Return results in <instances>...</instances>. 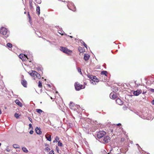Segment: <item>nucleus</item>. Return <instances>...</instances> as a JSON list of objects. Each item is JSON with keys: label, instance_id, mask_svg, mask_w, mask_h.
<instances>
[{"label": "nucleus", "instance_id": "1", "mask_svg": "<svg viewBox=\"0 0 154 154\" xmlns=\"http://www.w3.org/2000/svg\"><path fill=\"white\" fill-rule=\"evenodd\" d=\"M0 32L1 34H2L4 36L7 37L9 35V32L7 29L5 27H2L0 30Z\"/></svg>", "mask_w": 154, "mask_h": 154}, {"label": "nucleus", "instance_id": "2", "mask_svg": "<svg viewBox=\"0 0 154 154\" xmlns=\"http://www.w3.org/2000/svg\"><path fill=\"white\" fill-rule=\"evenodd\" d=\"M110 140V138L109 136L105 135L99 141L102 143L105 144L109 142Z\"/></svg>", "mask_w": 154, "mask_h": 154}, {"label": "nucleus", "instance_id": "3", "mask_svg": "<svg viewBox=\"0 0 154 154\" xmlns=\"http://www.w3.org/2000/svg\"><path fill=\"white\" fill-rule=\"evenodd\" d=\"M106 134V132L104 131H100L97 132V136L98 140L101 139Z\"/></svg>", "mask_w": 154, "mask_h": 154}, {"label": "nucleus", "instance_id": "4", "mask_svg": "<svg viewBox=\"0 0 154 154\" xmlns=\"http://www.w3.org/2000/svg\"><path fill=\"white\" fill-rule=\"evenodd\" d=\"M75 89L76 91H79L81 89L84 88L85 87L84 85H80L77 82L75 83Z\"/></svg>", "mask_w": 154, "mask_h": 154}, {"label": "nucleus", "instance_id": "5", "mask_svg": "<svg viewBox=\"0 0 154 154\" xmlns=\"http://www.w3.org/2000/svg\"><path fill=\"white\" fill-rule=\"evenodd\" d=\"M60 51L67 54L68 55H69L72 52V51L68 49H60Z\"/></svg>", "mask_w": 154, "mask_h": 154}, {"label": "nucleus", "instance_id": "6", "mask_svg": "<svg viewBox=\"0 0 154 154\" xmlns=\"http://www.w3.org/2000/svg\"><path fill=\"white\" fill-rule=\"evenodd\" d=\"M67 6L69 9L73 11L75 10V7L73 3L69 2Z\"/></svg>", "mask_w": 154, "mask_h": 154}, {"label": "nucleus", "instance_id": "7", "mask_svg": "<svg viewBox=\"0 0 154 154\" xmlns=\"http://www.w3.org/2000/svg\"><path fill=\"white\" fill-rule=\"evenodd\" d=\"M117 94L114 92V91L113 92L111 93L109 95L110 98L113 99H116L117 97Z\"/></svg>", "mask_w": 154, "mask_h": 154}, {"label": "nucleus", "instance_id": "8", "mask_svg": "<svg viewBox=\"0 0 154 154\" xmlns=\"http://www.w3.org/2000/svg\"><path fill=\"white\" fill-rule=\"evenodd\" d=\"M142 91L141 90H137L133 92V94L136 96H138L141 93Z\"/></svg>", "mask_w": 154, "mask_h": 154}, {"label": "nucleus", "instance_id": "9", "mask_svg": "<svg viewBox=\"0 0 154 154\" xmlns=\"http://www.w3.org/2000/svg\"><path fill=\"white\" fill-rule=\"evenodd\" d=\"M35 131L36 134L38 135H40L42 133L40 128L36 127L35 129Z\"/></svg>", "mask_w": 154, "mask_h": 154}, {"label": "nucleus", "instance_id": "10", "mask_svg": "<svg viewBox=\"0 0 154 154\" xmlns=\"http://www.w3.org/2000/svg\"><path fill=\"white\" fill-rule=\"evenodd\" d=\"M37 72L34 70H32L31 72H28V73L32 77H35Z\"/></svg>", "mask_w": 154, "mask_h": 154}, {"label": "nucleus", "instance_id": "11", "mask_svg": "<svg viewBox=\"0 0 154 154\" xmlns=\"http://www.w3.org/2000/svg\"><path fill=\"white\" fill-rule=\"evenodd\" d=\"M116 102L119 105H122L123 103V101L119 98H118L116 100Z\"/></svg>", "mask_w": 154, "mask_h": 154}, {"label": "nucleus", "instance_id": "12", "mask_svg": "<svg viewBox=\"0 0 154 154\" xmlns=\"http://www.w3.org/2000/svg\"><path fill=\"white\" fill-rule=\"evenodd\" d=\"M21 83L23 86L25 87L26 88L27 86V82L24 79L22 80L21 81Z\"/></svg>", "mask_w": 154, "mask_h": 154}, {"label": "nucleus", "instance_id": "13", "mask_svg": "<svg viewBox=\"0 0 154 154\" xmlns=\"http://www.w3.org/2000/svg\"><path fill=\"white\" fill-rule=\"evenodd\" d=\"M90 57V55L88 54H84V59L85 61L88 60Z\"/></svg>", "mask_w": 154, "mask_h": 154}, {"label": "nucleus", "instance_id": "14", "mask_svg": "<svg viewBox=\"0 0 154 154\" xmlns=\"http://www.w3.org/2000/svg\"><path fill=\"white\" fill-rule=\"evenodd\" d=\"M72 103H73L72 102H70V104H69V107L70 109H73L74 110L76 109V106H74L72 105Z\"/></svg>", "mask_w": 154, "mask_h": 154}, {"label": "nucleus", "instance_id": "15", "mask_svg": "<svg viewBox=\"0 0 154 154\" xmlns=\"http://www.w3.org/2000/svg\"><path fill=\"white\" fill-rule=\"evenodd\" d=\"M15 102L20 107L22 106L23 105L22 103L20 102V101L16 99L15 101Z\"/></svg>", "mask_w": 154, "mask_h": 154}, {"label": "nucleus", "instance_id": "16", "mask_svg": "<svg viewBox=\"0 0 154 154\" xmlns=\"http://www.w3.org/2000/svg\"><path fill=\"white\" fill-rule=\"evenodd\" d=\"M107 72L106 71H103L101 72V75H104L106 76H107Z\"/></svg>", "mask_w": 154, "mask_h": 154}, {"label": "nucleus", "instance_id": "17", "mask_svg": "<svg viewBox=\"0 0 154 154\" xmlns=\"http://www.w3.org/2000/svg\"><path fill=\"white\" fill-rule=\"evenodd\" d=\"M29 2L30 8L32 9L33 8L32 5V0H29Z\"/></svg>", "mask_w": 154, "mask_h": 154}, {"label": "nucleus", "instance_id": "18", "mask_svg": "<svg viewBox=\"0 0 154 154\" xmlns=\"http://www.w3.org/2000/svg\"><path fill=\"white\" fill-rule=\"evenodd\" d=\"M36 12L37 14L39 15L40 14V8L39 6H38L36 8Z\"/></svg>", "mask_w": 154, "mask_h": 154}, {"label": "nucleus", "instance_id": "19", "mask_svg": "<svg viewBox=\"0 0 154 154\" xmlns=\"http://www.w3.org/2000/svg\"><path fill=\"white\" fill-rule=\"evenodd\" d=\"M80 42L82 44L85 48H87V45L85 44V42L83 41L82 40H81L80 41Z\"/></svg>", "mask_w": 154, "mask_h": 154}, {"label": "nucleus", "instance_id": "20", "mask_svg": "<svg viewBox=\"0 0 154 154\" xmlns=\"http://www.w3.org/2000/svg\"><path fill=\"white\" fill-rule=\"evenodd\" d=\"M36 111L39 114H41L42 112L44 113V112L40 109H36Z\"/></svg>", "mask_w": 154, "mask_h": 154}, {"label": "nucleus", "instance_id": "21", "mask_svg": "<svg viewBox=\"0 0 154 154\" xmlns=\"http://www.w3.org/2000/svg\"><path fill=\"white\" fill-rule=\"evenodd\" d=\"M14 148L15 149L19 148H20V146L17 144H14L13 145Z\"/></svg>", "mask_w": 154, "mask_h": 154}, {"label": "nucleus", "instance_id": "22", "mask_svg": "<svg viewBox=\"0 0 154 154\" xmlns=\"http://www.w3.org/2000/svg\"><path fill=\"white\" fill-rule=\"evenodd\" d=\"M28 59V58L27 56V55H26V56L24 57L22 59V60L23 61H26V60H27Z\"/></svg>", "mask_w": 154, "mask_h": 154}, {"label": "nucleus", "instance_id": "23", "mask_svg": "<svg viewBox=\"0 0 154 154\" xmlns=\"http://www.w3.org/2000/svg\"><path fill=\"white\" fill-rule=\"evenodd\" d=\"M26 55L23 54H20L19 55V57L21 59H22Z\"/></svg>", "mask_w": 154, "mask_h": 154}, {"label": "nucleus", "instance_id": "24", "mask_svg": "<svg viewBox=\"0 0 154 154\" xmlns=\"http://www.w3.org/2000/svg\"><path fill=\"white\" fill-rule=\"evenodd\" d=\"M35 77L37 78L38 79H40L41 78V76L37 72L36 74Z\"/></svg>", "mask_w": 154, "mask_h": 154}, {"label": "nucleus", "instance_id": "25", "mask_svg": "<svg viewBox=\"0 0 154 154\" xmlns=\"http://www.w3.org/2000/svg\"><path fill=\"white\" fill-rule=\"evenodd\" d=\"M22 149L23 151L24 152H27L28 151V150L25 147H23L22 148Z\"/></svg>", "mask_w": 154, "mask_h": 154}, {"label": "nucleus", "instance_id": "26", "mask_svg": "<svg viewBox=\"0 0 154 154\" xmlns=\"http://www.w3.org/2000/svg\"><path fill=\"white\" fill-rule=\"evenodd\" d=\"M59 138L57 136L56 137L55 140L53 141V142L54 143L55 142H57V141L59 140Z\"/></svg>", "mask_w": 154, "mask_h": 154}, {"label": "nucleus", "instance_id": "27", "mask_svg": "<svg viewBox=\"0 0 154 154\" xmlns=\"http://www.w3.org/2000/svg\"><path fill=\"white\" fill-rule=\"evenodd\" d=\"M46 138L47 140L49 141H51V136L49 135L48 137H46Z\"/></svg>", "mask_w": 154, "mask_h": 154}, {"label": "nucleus", "instance_id": "28", "mask_svg": "<svg viewBox=\"0 0 154 154\" xmlns=\"http://www.w3.org/2000/svg\"><path fill=\"white\" fill-rule=\"evenodd\" d=\"M7 46L9 48H11L12 47V45L10 43H8L7 44Z\"/></svg>", "mask_w": 154, "mask_h": 154}, {"label": "nucleus", "instance_id": "29", "mask_svg": "<svg viewBox=\"0 0 154 154\" xmlns=\"http://www.w3.org/2000/svg\"><path fill=\"white\" fill-rule=\"evenodd\" d=\"M50 149H51L49 146H48V147L45 148V150L47 152L49 151L50 150Z\"/></svg>", "mask_w": 154, "mask_h": 154}, {"label": "nucleus", "instance_id": "30", "mask_svg": "<svg viewBox=\"0 0 154 154\" xmlns=\"http://www.w3.org/2000/svg\"><path fill=\"white\" fill-rule=\"evenodd\" d=\"M79 49V51L80 53H82V52H84L85 51V49L82 48V49Z\"/></svg>", "mask_w": 154, "mask_h": 154}, {"label": "nucleus", "instance_id": "31", "mask_svg": "<svg viewBox=\"0 0 154 154\" xmlns=\"http://www.w3.org/2000/svg\"><path fill=\"white\" fill-rule=\"evenodd\" d=\"M14 117L17 119H18L19 117V114L17 113H15L14 115Z\"/></svg>", "mask_w": 154, "mask_h": 154}, {"label": "nucleus", "instance_id": "32", "mask_svg": "<svg viewBox=\"0 0 154 154\" xmlns=\"http://www.w3.org/2000/svg\"><path fill=\"white\" fill-rule=\"evenodd\" d=\"M58 145L59 146H62L63 145L62 143L60 141H59L58 143Z\"/></svg>", "mask_w": 154, "mask_h": 154}, {"label": "nucleus", "instance_id": "33", "mask_svg": "<svg viewBox=\"0 0 154 154\" xmlns=\"http://www.w3.org/2000/svg\"><path fill=\"white\" fill-rule=\"evenodd\" d=\"M96 129L97 128H91L90 131L92 132H94L96 131Z\"/></svg>", "mask_w": 154, "mask_h": 154}, {"label": "nucleus", "instance_id": "34", "mask_svg": "<svg viewBox=\"0 0 154 154\" xmlns=\"http://www.w3.org/2000/svg\"><path fill=\"white\" fill-rule=\"evenodd\" d=\"M38 86L39 88H41L42 87V84L40 81L38 82Z\"/></svg>", "mask_w": 154, "mask_h": 154}, {"label": "nucleus", "instance_id": "35", "mask_svg": "<svg viewBox=\"0 0 154 154\" xmlns=\"http://www.w3.org/2000/svg\"><path fill=\"white\" fill-rule=\"evenodd\" d=\"M35 2L38 4H40L41 3V0H35Z\"/></svg>", "mask_w": 154, "mask_h": 154}, {"label": "nucleus", "instance_id": "36", "mask_svg": "<svg viewBox=\"0 0 154 154\" xmlns=\"http://www.w3.org/2000/svg\"><path fill=\"white\" fill-rule=\"evenodd\" d=\"M93 81H94V82H99V79H97L96 78H95V79L94 80H93Z\"/></svg>", "mask_w": 154, "mask_h": 154}, {"label": "nucleus", "instance_id": "37", "mask_svg": "<svg viewBox=\"0 0 154 154\" xmlns=\"http://www.w3.org/2000/svg\"><path fill=\"white\" fill-rule=\"evenodd\" d=\"M87 76L88 77V78H89L90 79H91L92 80V76L93 75H87Z\"/></svg>", "mask_w": 154, "mask_h": 154}, {"label": "nucleus", "instance_id": "38", "mask_svg": "<svg viewBox=\"0 0 154 154\" xmlns=\"http://www.w3.org/2000/svg\"><path fill=\"white\" fill-rule=\"evenodd\" d=\"M49 154H54V151L53 150H51L49 152Z\"/></svg>", "mask_w": 154, "mask_h": 154}, {"label": "nucleus", "instance_id": "39", "mask_svg": "<svg viewBox=\"0 0 154 154\" xmlns=\"http://www.w3.org/2000/svg\"><path fill=\"white\" fill-rule=\"evenodd\" d=\"M77 70L79 72H81V74H82L81 70L80 68L78 67L77 68Z\"/></svg>", "mask_w": 154, "mask_h": 154}, {"label": "nucleus", "instance_id": "40", "mask_svg": "<svg viewBox=\"0 0 154 154\" xmlns=\"http://www.w3.org/2000/svg\"><path fill=\"white\" fill-rule=\"evenodd\" d=\"M5 150L7 152H10V150L8 148H7L5 149Z\"/></svg>", "mask_w": 154, "mask_h": 154}, {"label": "nucleus", "instance_id": "41", "mask_svg": "<svg viewBox=\"0 0 154 154\" xmlns=\"http://www.w3.org/2000/svg\"><path fill=\"white\" fill-rule=\"evenodd\" d=\"M96 76H93L92 77V80L93 81V80H94L96 78Z\"/></svg>", "mask_w": 154, "mask_h": 154}, {"label": "nucleus", "instance_id": "42", "mask_svg": "<svg viewBox=\"0 0 154 154\" xmlns=\"http://www.w3.org/2000/svg\"><path fill=\"white\" fill-rule=\"evenodd\" d=\"M33 133V131L32 130H31L30 131L29 133L30 134H32Z\"/></svg>", "mask_w": 154, "mask_h": 154}, {"label": "nucleus", "instance_id": "43", "mask_svg": "<svg viewBox=\"0 0 154 154\" xmlns=\"http://www.w3.org/2000/svg\"><path fill=\"white\" fill-rule=\"evenodd\" d=\"M58 33L62 35H64V33H62V31H60V32H58Z\"/></svg>", "mask_w": 154, "mask_h": 154}, {"label": "nucleus", "instance_id": "44", "mask_svg": "<svg viewBox=\"0 0 154 154\" xmlns=\"http://www.w3.org/2000/svg\"><path fill=\"white\" fill-rule=\"evenodd\" d=\"M56 149L57 150V152H59V148L57 146H56Z\"/></svg>", "mask_w": 154, "mask_h": 154}, {"label": "nucleus", "instance_id": "45", "mask_svg": "<svg viewBox=\"0 0 154 154\" xmlns=\"http://www.w3.org/2000/svg\"><path fill=\"white\" fill-rule=\"evenodd\" d=\"M29 128H32V129H33V128L32 126V125L31 124H29Z\"/></svg>", "mask_w": 154, "mask_h": 154}, {"label": "nucleus", "instance_id": "46", "mask_svg": "<svg viewBox=\"0 0 154 154\" xmlns=\"http://www.w3.org/2000/svg\"><path fill=\"white\" fill-rule=\"evenodd\" d=\"M150 91L152 92H154V89L152 88H150L149 89Z\"/></svg>", "mask_w": 154, "mask_h": 154}, {"label": "nucleus", "instance_id": "47", "mask_svg": "<svg viewBox=\"0 0 154 154\" xmlns=\"http://www.w3.org/2000/svg\"><path fill=\"white\" fill-rule=\"evenodd\" d=\"M136 81L135 82V84L137 85V86H138L140 85V83H136Z\"/></svg>", "mask_w": 154, "mask_h": 154}, {"label": "nucleus", "instance_id": "48", "mask_svg": "<svg viewBox=\"0 0 154 154\" xmlns=\"http://www.w3.org/2000/svg\"><path fill=\"white\" fill-rule=\"evenodd\" d=\"M118 91V88L117 87H116L115 88V91L116 92L117 91Z\"/></svg>", "mask_w": 154, "mask_h": 154}, {"label": "nucleus", "instance_id": "49", "mask_svg": "<svg viewBox=\"0 0 154 154\" xmlns=\"http://www.w3.org/2000/svg\"><path fill=\"white\" fill-rule=\"evenodd\" d=\"M28 119H29V120L32 123V119L31 118H30V117H29L28 118Z\"/></svg>", "mask_w": 154, "mask_h": 154}, {"label": "nucleus", "instance_id": "50", "mask_svg": "<svg viewBox=\"0 0 154 154\" xmlns=\"http://www.w3.org/2000/svg\"><path fill=\"white\" fill-rule=\"evenodd\" d=\"M135 113H136L137 115L139 116L140 117H141L140 116V115H139V113L138 112H135Z\"/></svg>", "mask_w": 154, "mask_h": 154}, {"label": "nucleus", "instance_id": "51", "mask_svg": "<svg viewBox=\"0 0 154 154\" xmlns=\"http://www.w3.org/2000/svg\"><path fill=\"white\" fill-rule=\"evenodd\" d=\"M45 146H47V147L49 146V145L47 144H45Z\"/></svg>", "mask_w": 154, "mask_h": 154}, {"label": "nucleus", "instance_id": "52", "mask_svg": "<svg viewBox=\"0 0 154 154\" xmlns=\"http://www.w3.org/2000/svg\"><path fill=\"white\" fill-rule=\"evenodd\" d=\"M152 103L153 105H154V100H153L152 102Z\"/></svg>", "mask_w": 154, "mask_h": 154}, {"label": "nucleus", "instance_id": "53", "mask_svg": "<svg viewBox=\"0 0 154 154\" xmlns=\"http://www.w3.org/2000/svg\"><path fill=\"white\" fill-rule=\"evenodd\" d=\"M49 124L50 125H52V126H54V125H51V122H50L49 123Z\"/></svg>", "mask_w": 154, "mask_h": 154}, {"label": "nucleus", "instance_id": "54", "mask_svg": "<svg viewBox=\"0 0 154 154\" xmlns=\"http://www.w3.org/2000/svg\"><path fill=\"white\" fill-rule=\"evenodd\" d=\"M121 125V123H118V124H117V126H119V125Z\"/></svg>", "mask_w": 154, "mask_h": 154}, {"label": "nucleus", "instance_id": "55", "mask_svg": "<svg viewBox=\"0 0 154 154\" xmlns=\"http://www.w3.org/2000/svg\"><path fill=\"white\" fill-rule=\"evenodd\" d=\"M146 91H143V92H142V94H145L146 93Z\"/></svg>", "mask_w": 154, "mask_h": 154}, {"label": "nucleus", "instance_id": "56", "mask_svg": "<svg viewBox=\"0 0 154 154\" xmlns=\"http://www.w3.org/2000/svg\"><path fill=\"white\" fill-rule=\"evenodd\" d=\"M77 106V108H78V107H80V106L79 105H76Z\"/></svg>", "mask_w": 154, "mask_h": 154}, {"label": "nucleus", "instance_id": "57", "mask_svg": "<svg viewBox=\"0 0 154 154\" xmlns=\"http://www.w3.org/2000/svg\"><path fill=\"white\" fill-rule=\"evenodd\" d=\"M47 85L49 87H51V85L50 84H48Z\"/></svg>", "mask_w": 154, "mask_h": 154}, {"label": "nucleus", "instance_id": "58", "mask_svg": "<svg viewBox=\"0 0 154 154\" xmlns=\"http://www.w3.org/2000/svg\"><path fill=\"white\" fill-rule=\"evenodd\" d=\"M60 48H66L65 47H60Z\"/></svg>", "mask_w": 154, "mask_h": 154}, {"label": "nucleus", "instance_id": "59", "mask_svg": "<svg viewBox=\"0 0 154 154\" xmlns=\"http://www.w3.org/2000/svg\"><path fill=\"white\" fill-rule=\"evenodd\" d=\"M28 16H29V18L30 19V15L29 14H28Z\"/></svg>", "mask_w": 154, "mask_h": 154}, {"label": "nucleus", "instance_id": "60", "mask_svg": "<svg viewBox=\"0 0 154 154\" xmlns=\"http://www.w3.org/2000/svg\"><path fill=\"white\" fill-rule=\"evenodd\" d=\"M2 113V111L1 110H0V114Z\"/></svg>", "mask_w": 154, "mask_h": 154}, {"label": "nucleus", "instance_id": "61", "mask_svg": "<svg viewBox=\"0 0 154 154\" xmlns=\"http://www.w3.org/2000/svg\"><path fill=\"white\" fill-rule=\"evenodd\" d=\"M56 93H57V94L58 93V92L57 91H56Z\"/></svg>", "mask_w": 154, "mask_h": 154}, {"label": "nucleus", "instance_id": "62", "mask_svg": "<svg viewBox=\"0 0 154 154\" xmlns=\"http://www.w3.org/2000/svg\"><path fill=\"white\" fill-rule=\"evenodd\" d=\"M70 38H72V36H70Z\"/></svg>", "mask_w": 154, "mask_h": 154}, {"label": "nucleus", "instance_id": "63", "mask_svg": "<svg viewBox=\"0 0 154 154\" xmlns=\"http://www.w3.org/2000/svg\"><path fill=\"white\" fill-rule=\"evenodd\" d=\"M51 99H53V98L51 97Z\"/></svg>", "mask_w": 154, "mask_h": 154}, {"label": "nucleus", "instance_id": "64", "mask_svg": "<svg viewBox=\"0 0 154 154\" xmlns=\"http://www.w3.org/2000/svg\"><path fill=\"white\" fill-rule=\"evenodd\" d=\"M5 153L6 154H8V153L7 152H5Z\"/></svg>", "mask_w": 154, "mask_h": 154}]
</instances>
